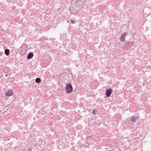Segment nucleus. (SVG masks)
<instances>
[{
  "instance_id": "f257e3e1",
  "label": "nucleus",
  "mask_w": 151,
  "mask_h": 151,
  "mask_svg": "<svg viewBox=\"0 0 151 151\" xmlns=\"http://www.w3.org/2000/svg\"><path fill=\"white\" fill-rule=\"evenodd\" d=\"M66 89L67 93H70L73 90V88L71 85L70 83L68 84L66 87Z\"/></svg>"
},
{
  "instance_id": "f03ea898",
  "label": "nucleus",
  "mask_w": 151,
  "mask_h": 151,
  "mask_svg": "<svg viewBox=\"0 0 151 151\" xmlns=\"http://www.w3.org/2000/svg\"><path fill=\"white\" fill-rule=\"evenodd\" d=\"M112 92V90L111 88H109L107 89L106 92V97H109Z\"/></svg>"
},
{
  "instance_id": "7ed1b4c3",
  "label": "nucleus",
  "mask_w": 151,
  "mask_h": 151,
  "mask_svg": "<svg viewBox=\"0 0 151 151\" xmlns=\"http://www.w3.org/2000/svg\"><path fill=\"white\" fill-rule=\"evenodd\" d=\"M13 92L12 89L8 90L6 93V95L7 96H10L13 95Z\"/></svg>"
},
{
  "instance_id": "20e7f679",
  "label": "nucleus",
  "mask_w": 151,
  "mask_h": 151,
  "mask_svg": "<svg viewBox=\"0 0 151 151\" xmlns=\"http://www.w3.org/2000/svg\"><path fill=\"white\" fill-rule=\"evenodd\" d=\"M126 36V34L125 33L122 34V35L120 37V40L122 42L125 41V38Z\"/></svg>"
},
{
  "instance_id": "39448f33",
  "label": "nucleus",
  "mask_w": 151,
  "mask_h": 151,
  "mask_svg": "<svg viewBox=\"0 0 151 151\" xmlns=\"http://www.w3.org/2000/svg\"><path fill=\"white\" fill-rule=\"evenodd\" d=\"M70 12L72 14H76L78 12V11L76 9H75L74 8L71 7H70Z\"/></svg>"
},
{
  "instance_id": "423d86ee",
  "label": "nucleus",
  "mask_w": 151,
  "mask_h": 151,
  "mask_svg": "<svg viewBox=\"0 0 151 151\" xmlns=\"http://www.w3.org/2000/svg\"><path fill=\"white\" fill-rule=\"evenodd\" d=\"M33 56V54L32 52H30L29 53L27 57V58L28 59H30L32 58Z\"/></svg>"
},
{
  "instance_id": "0eeeda50",
  "label": "nucleus",
  "mask_w": 151,
  "mask_h": 151,
  "mask_svg": "<svg viewBox=\"0 0 151 151\" xmlns=\"http://www.w3.org/2000/svg\"><path fill=\"white\" fill-rule=\"evenodd\" d=\"M10 53V51L9 49H6L5 50V54L7 56H8L9 55Z\"/></svg>"
},
{
  "instance_id": "6e6552de",
  "label": "nucleus",
  "mask_w": 151,
  "mask_h": 151,
  "mask_svg": "<svg viewBox=\"0 0 151 151\" xmlns=\"http://www.w3.org/2000/svg\"><path fill=\"white\" fill-rule=\"evenodd\" d=\"M132 121L134 122L136 121V118L134 116H132L130 117Z\"/></svg>"
},
{
  "instance_id": "1a4fd4ad",
  "label": "nucleus",
  "mask_w": 151,
  "mask_h": 151,
  "mask_svg": "<svg viewBox=\"0 0 151 151\" xmlns=\"http://www.w3.org/2000/svg\"><path fill=\"white\" fill-rule=\"evenodd\" d=\"M35 81L36 83H40L41 81V80L40 78H37L35 80Z\"/></svg>"
},
{
  "instance_id": "9d476101",
  "label": "nucleus",
  "mask_w": 151,
  "mask_h": 151,
  "mask_svg": "<svg viewBox=\"0 0 151 151\" xmlns=\"http://www.w3.org/2000/svg\"><path fill=\"white\" fill-rule=\"evenodd\" d=\"M92 113L94 115H95L96 114V112H95L94 109L93 110V111H92Z\"/></svg>"
},
{
  "instance_id": "9b49d317",
  "label": "nucleus",
  "mask_w": 151,
  "mask_h": 151,
  "mask_svg": "<svg viewBox=\"0 0 151 151\" xmlns=\"http://www.w3.org/2000/svg\"><path fill=\"white\" fill-rule=\"evenodd\" d=\"M71 22L72 24H73L75 23V21L74 20H71Z\"/></svg>"
},
{
  "instance_id": "f8f14e48",
  "label": "nucleus",
  "mask_w": 151,
  "mask_h": 151,
  "mask_svg": "<svg viewBox=\"0 0 151 151\" xmlns=\"http://www.w3.org/2000/svg\"><path fill=\"white\" fill-rule=\"evenodd\" d=\"M7 76V74H6V75H5V76Z\"/></svg>"
}]
</instances>
